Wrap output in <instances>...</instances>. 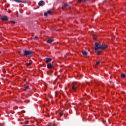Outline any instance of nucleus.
Here are the masks:
<instances>
[{"label": "nucleus", "mask_w": 126, "mask_h": 126, "mask_svg": "<svg viewBox=\"0 0 126 126\" xmlns=\"http://www.w3.org/2000/svg\"><path fill=\"white\" fill-rule=\"evenodd\" d=\"M1 20H2V21H7L8 18H7L6 16H2L1 18Z\"/></svg>", "instance_id": "5"}, {"label": "nucleus", "mask_w": 126, "mask_h": 126, "mask_svg": "<svg viewBox=\"0 0 126 126\" xmlns=\"http://www.w3.org/2000/svg\"><path fill=\"white\" fill-rule=\"evenodd\" d=\"M95 45V51H98V50H100V47H101V44L99 43L95 42L94 43Z\"/></svg>", "instance_id": "3"}, {"label": "nucleus", "mask_w": 126, "mask_h": 126, "mask_svg": "<svg viewBox=\"0 0 126 126\" xmlns=\"http://www.w3.org/2000/svg\"><path fill=\"white\" fill-rule=\"evenodd\" d=\"M121 77H122V78H126L125 74H121Z\"/></svg>", "instance_id": "16"}, {"label": "nucleus", "mask_w": 126, "mask_h": 126, "mask_svg": "<svg viewBox=\"0 0 126 126\" xmlns=\"http://www.w3.org/2000/svg\"><path fill=\"white\" fill-rule=\"evenodd\" d=\"M44 16H48V13L47 12H45L44 13Z\"/></svg>", "instance_id": "22"}, {"label": "nucleus", "mask_w": 126, "mask_h": 126, "mask_svg": "<svg viewBox=\"0 0 126 126\" xmlns=\"http://www.w3.org/2000/svg\"><path fill=\"white\" fill-rule=\"evenodd\" d=\"M11 23H13V24H15V21H11Z\"/></svg>", "instance_id": "25"}, {"label": "nucleus", "mask_w": 126, "mask_h": 126, "mask_svg": "<svg viewBox=\"0 0 126 126\" xmlns=\"http://www.w3.org/2000/svg\"><path fill=\"white\" fill-rule=\"evenodd\" d=\"M109 82H110V83L112 82L111 81H109Z\"/></svg>", "instance_id": "32"}, {"label": "nucleus", "mask_w": 126, "mask_h": 126, "mask_svg": "<svg viewBox=\"0 0 126 126\" xmlns=\"http://www.w3.org/2000/svg\"><path fill=\"white\" fill-rule=\"evenodd\" d=\"M94 40H96V39H97V36L96 35H94Z\"/></svg>", "instance_id": "23"}, {"label": "nucleus", "mask_w": 126, "mask_h": 126, "mask_svg": "<svg viewBox=\"0 0 126 126\" xmlns=\"http://www.w3.org/2000/svg\"><path fill=\"white\" fill-rule=\"evenodd\" d=\"M27 65L28 66H29L30 65H31V63H28L27 64Z\"/></svg>", "instance_id": "24"}, {"label": "nucleus", "mask_w": 126, "mask_h": 126, "mask_svg": "<svg viewBox=\"0 0 126 126\" xmlns=\"http://www.w3.org/2000/svg\"><path fill=\"white\" fill-rule=\"evenodd\" d=\"M108 48V46L105 44H102L100 45V47L99 48V50H105V49H107Z\"/></svg>", "instance_id": "4"}, {"label": "nucleus", "mask_w": 126, "mask_h": 126, "mask_svg": "<svg viewBox=\"0 0 126 126\" xmlns=\"http://www.w3.org/2000/svg\"><path fill=\"white\" fill-rule=\"evenodd\" d=\"M47 14H52V11L51 10H48Z\"/></svg>", "instance_id": "18"}, {"label": "nucleus", "mask_w": 126, "mask_h": 126, "mask_svg": "<svg viewBox=\"0 0 126 126\" xmlns=\"http://www.w3.org/2000/svg\"><path fill=\"white\" fill-rule=\"evenodd\" d=\"M82 54L83 56H87V55H88V53H87L86 51H83Z\"/></svg>", "instance_id": "13"}, {"label": "nucleus", "mask_w": 126, "mask_h": 126, "mask_svg": "<svg viewBox=\"0 0 126 126\" xmlns=\"http://www.w3.org/2000/svg\"><path fill=\"white\" fill-rule=\"evenodd\" d=\"M54 41H55V39H48L47 40V43H48V44H51V43H52V42H54Z\"/></svg>", "instance_id": "8"}, {"label": "nucleus", "mask_w": 126, "mask_h": 126, "mask_svg": "<svg viewBox=\"0 0 126 126\" xmlns=\"http://www.w3.org/2000/svg\"><path fill=\"white\" fill-rule=\"evenodd\" d=\"M23 52L26 57H33V54H34V52L31 51L23 50Z\"/></svg>", "instance_id": "1"}, {"label": "nucleus", "mask_w": 126, "mask_h": 126, "mask_svg": "<svg viewBox=\"0 0 126 126\" xmlns=\"http://www.w3.org/2000/svg\"><path fill=\"white\" fill-rule=\"evenodd\" d=\"M72 90L74 92H76V90H77V84H76V83H72Z\"/></svg>", "instance_id": "2"}, {"label": "nucleus", "mask_w": 126, "mask_h": 126, "mask_svg": "<svg viewBox=\"0 0 126 126\" xmlns=\"http://www.w3.org/2000/svg\"><path fill=\"white\" fill-rule=\"evenodd\" d=\"M23 53H24V52H23V50H20L19 51V55H20L21 56H22Z\"/></svg>", "instance_id": "15"}, {"label": "nucleus", "mask_w": 126, "mask_h": 126, "mask_svg": "<svg viewBox=\"0 0 126 126\" xmlns=\"http://www.w3.org/2000/svg\"><path fill=\"white\" fill-rule=\"evenodd\" d=\"M66 56H67L66 55H64V58H66Z\"/></svg>", "instance_id": "29"}, {"label": "nucleus", "mask_w": 126, "mask_h": 126, "mask_svg": "<svg viewBox=\"0 0 126 126\" xmlns=\"http://www.w3.org/2000/svg\"><path fill=\"white\" fill-rule=\"evenodd\" d=\"M28 89H29V86H25V89L24 90L26 91L27 90H28Z\"/></svg>", "instance_id": "11"}, {"label": "nucleus", "mask_w": 126, "mask_h": 126, "mask_svg": "<svg viewBox=\"0 0 126 126\" xmlns=\"http://www.w3.org/2000/svg\"><path fill=\"white\" fill-rule=\"evenodd\" d=\"M47 67V68H53V67H54V64L51 63H48Z\"/></svg>", "instance_id": "6"}, {"label": "nucleus", "mask_w": 126, "mask_h": 126, "mask_svg": "<svg viewBox=\"0 0 126 126\" xmlns=\"http://www.w3.org/2000/svg\"><path fill=\"white\" fill-rule=\"evenodd\" d=\"M34 38L35 40H38V36H35Z\"/></svg>", "instance_id": "26"}, {"label": "nucleus", "mask_w": 126, "mask_h": 126, "mask_svg": "<svg viewBox=\"0 0 126 126\" xmlns=\"http://www.w3.org/2000/svg\"><path fill=\"white\" fill-rule=\"evenodd\" d=\"M101 63V62L98 61L97 62H96V65H99V64H100V63Z\"/></svg>", "instance_id": "20"}, {"label": "nucleus", "mask_w": 126, "mask_h": 126, "mask_svg": "<svg viewBox=\"0 0 126 126\" xmlns=\"http://www.w3.org/2000/svg\"><path fill=\"white\" fill-rule=\"evenodd\" d=\"M97 53V55L99 56L100 55V52L99 51V50H97V51H95Z\"/></svg>", "instance_id": "19"}, {"label": "nucleus", "mask_w": 126, "mask_h": 126, "mask_svg": "<svg viewBox=\"0 0 126 126\" xmlns=\"http://www.w3.org/2000/svg\"><path fill=\"white\" fill-rule=\"evenodd\" d=\"M45 62L47 63H51V61L53 60L52 58H45Z\"/></svg>", "instance_id": "7"}, {"label": "nucleus", "mask_w": 126, "mask_h": 126, "mask_svg": "<svg viewBox=\"0 0 126 126\" xmlns=\"http://www.w3.org/2000/svg\"><path fill=\"white\" fill-rule=\"evenodd\" d=\"M60 95V92H55V97H58V96Z\"/></svg>", "instance_id": "14"}, {"label": "nucleus", "mask_w": 126, "mask_h": 126, "mask_svg": "<svg viewBox=\"0 0 126 126\" xmlns=\"http://www.w3.org/2000/svg\"><path fill=\"white\" fill-rule=\"evenodd\" d=\"M2 71H3V73H5V70H4L3 67L2 68Z\"/></svg>", "instance_id": "21"}, {"label": "nucleus", "mask_w": 126, "mask_h": 126, "mask_svg": "<svg viewBox=\"0 0 126 126\" xmlns=\"http://www.w3.org/2000/svg\"><path fill=\"white\" fill-rule=\"evenodd\" d=\"M63 117H65V113H64L63 112H61L60 113V117H63Z\"/></svg>", "instance_id": "9"}, {"label": "nucleus", "mask_w": 126, "mask_h": 126, "mask_svg": "<svg viewBox=\"0 0 126 126\" xmlns=\"http://www.w3.org/2000/svg\"><path fill=\"white\" fill-rule=\"evenodd\" d=\"M43 2H44V1L43 0H40L38 2V5H39V6H41V5H43Z\"/></svg>", "instance_id": "10"}, {"label": "nucleus", "mask_w": 126, "mask_h": 126, "mask_svg": "<svg viewBox=\"0 0 126 126\" xmlns=\"http://www.w3.org/2000/svg\"><path fill=\"white\" fill-rule=\"evenodd\" d=\"M24 81H26V79H24Z\"/></svg>", "instance_id": "30"}, {"label": "nucleus", "mask_w": 126, "mask_h": 126, "mask_svg": "<svg viewBox=\"0 0 126 126\" xmlns=\"http://www.w3.org/2000/svg\"><path fill=\"white\" fill-rule=\"evenodd\" d=\"M82 0H78V1L79 2H81V1H82Z\"/></svg>", "instance_id": "27"}, {"label": "nucleus", "mask_w": 126, "mask_h": 126, "mask_svg": "<svg viewBox=\"0 0 126 126\" xmlns=\"http://www.w3.org/2000/svg\"><path fill=\"white\" fill-rule=\"evenodd\" d=\"M87 0H83V1H84V2H85V1H87Z\"/></svg>", "instance_id": "28"}, {"label": "nucleus", "mask_w": 126, "mask_h": 126, "mask_svg": "<svg viewBox=\"0 0 126 126\" xmlns=\"http://www.w3.org/2000/svg\"><path fill=\"white\" fill-rule=\"evenodd\" d=\"M13 0V1H16V2H18V3L22 2V1L19 0Z\"/></svg>", "instance_id": "17"}, {"label": "nucleus", "mask_w": 126, "mask_h": 126, "mask_svg": "<svg viewBox=\"0 0 126 126\" xmlns=\"http://www.w3.org/2000/svg\"><path fill=\"white\" fill-rule=\"evenodd\" d=\"M66 6H68V4H67V3L64 4L62 7L63 9H64V7H66Z\"/></svg>", "instance_id": "12"}, {"label": "nucleus", "mask_w": 126, "mask_h": 126, "mask_svg": "<svg viewBox=\"0 0 126 126\" xmlns=\"http://www.w3.org/2000/svg\"><path fill=\"white\" fill-rule=\"evenodd\" d=\"M122 93H125V92H122Z\"/></svg>", "instance_id": "31"}]
</instances>
